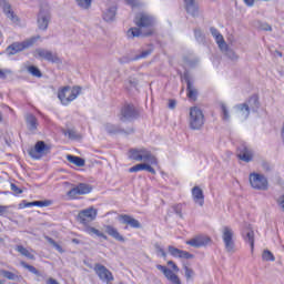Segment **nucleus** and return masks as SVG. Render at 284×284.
<instances>
[{"instance_id": "nucleus-1", "label": "nucleus", "mask_w": 284, "mask_h": 284, "mask_svg": "<svg viewBox=\"0 0 284 284\" xmlns=\"http://www.w3.org/2000/svg\"><path fill=\"white\" fill-rule=\"evenodd\" d=\"M98 214L99 211L94 206L84 209L78 213V223L83 226L82 231L89 236H92V239H103V241H108L105 233L90 225V223L97 221Z\"/></svg>"}, {"instance_id": "nucleus-2", "label": "nucleus", "mask_w": 284, "mask_h": 284, "mask_svg": "<svg viewBox=\"0 0 284 284\" xmlns=\"http://www.w3.org/2000/svg\"><path fill=\"white\" fill-rule=\"evenodd\" d=\"M79 94H81V87H64L58 91V99L62 105H70Z\"/></svg>"}, {"instance_id": "nucleus-3", "label": "nucleus", "mask_w": 284, "mask_h": 284, "mask_svg": "<svg viewBox=\"0 0 284 284\" xmlns=\"http://www.w3.org/2000/svg\"><path fill=\"white\" fill-rule=\"evenodd\" d=\"M41 37H31L22 42H13L7 48V54L14 55L19 52H23V50H28L29 48H32L34 43L40 40Z\"/></svg>"}, {"instance_id": "nucleus-4", "label": "nucleus", "mask_w": 284, "mask_h": 284, "mask_svg": "<svg viewBox=\"0 0 284 284\" xmlns=\"http://www.w3.org/2000/svg\"><path fill=\"white\" fill-rule=\"evenodd\" d=\"M248 181L253 190H260L262 192L270 190V182L267 181V178L261 173H250Z\"/></svg>"}, {"instance_id": "nucleus-5", "label": "nucleus", "mask_w": 284, "mask_h": 284, "mask_svg": "<svg viewBox=\"0 0 284 284\" xmlns=\"http://www.w3.org/2000/svg\"><path fill=\"white\" fill-rule=\"evenodd\" d=\"M52 21V13L50 12V6H41L40 11L37 17V24L42 32L48 30L50 22Z\"/></svg>"}, {"instance_id": "nucleus-6", "label": "nucleus", "mask_w": 284, "mask_h": 284, "mask_svg": "<svg viewBox=\"0 0 284 284\" xmlns=\"http://www.w3.org/2000/svg\"><path fill=\"white\" fill-rule=\"evenodd\" d=\"M189 123L191 130H201L205 123V115H203V111L197 106L191 108Z\"/></svg>"}, {"instance_id": "nucleus-7", "label": "nucleus", "mask_w": 284, "mask_h": 284, "mask_svg": "<svg viewBox=\"0 0 284 284\" xmlns=\"http://www.w3.org/2000/svg\"><path fill=\"white\" fill-rule=\"evenodd\" d=\"M222 241L224 243V250L229 254L236 252V243L234 242V231L230 226H224L222 230Z\"/></svg>"}, {"instance_id": "nucleus-8", "label": "nucleus", "mask_w": 284, "mask_h": 284, "mask_svg": "<svg viewBox=\"0 0 284 284\" xmlns=\"http://www.w3.org/2000/svg\"><path fill=\"white\" fill-rule=\"evenodd\" d=\"M36 59H43L49 61V63H61V58L57 53H53L50 50L38 48L33 52Z\"/></svg>"}, {"instance_id": "nucleus-9", "label": "nucleus", "mask_w": 284, "mask_h": 284, "mask_svg": "<svg viewBox=\"0 0 284 284\" xmlns=\"http://www.w3.org/2000/svg\"><path fill=\"white\" fill-rule=\"evenodd\" d=\"M90 192H92V185L87 183H79L77 186L68 191L67 196H69L71 200H74L78 196L90 194Z\"/></svg>"}, {"instance_id": "nucleus-10", "label": "nucleus", "mask_w": 284, "mask_h": 284, "mask_svg": "<svg viewBox=\"0 0 284 284\" xmlns=\"http://www.w3.org/2000/svg\"><path fill=\"white\" fill-rule=\"evenodd\" d=\"M139 116V111H136V108H134L133 104H124L120 111V121H133V119H136Z\"/></svg>"}, {"instance_id": "nucleus-11", "label": "nucleus", "mask_w": 284, "mask_h": 284, "mask_svg": "<svg viewBox=\"0 0 284 284\" xmlns=\"http://www.w3.org/2000/svg\"><path fill=\"white\" fill-rule=\"evenodd\" d=\"M50 151V146L45 144L43 141H38L33 149L29 151V155L31 159L39 160L42 154H48Z\"/></svg>"}, {"instance_id": "nucleus-12", "label": "nucleus", "mask_w": 284, "mask_h": 284, "mask_svg": "<svg viewBox=\"0 0 284 284\" xmlns=\"http://www.w3.org/2000/svg\"><path fill=\"white\" fill-rule=\"evenodd\" d=\"M134 22L138 28H152L154 18L148 13H138Z\"/></svg>"}, {"instance_id": "nucleus-13", "label": "nucleus", "mask_w": 284, "mask_h": 284, "mask_svg": "<svg viewBox=\"0 0 284 284\" xmlns=\"http://www.w3.org/2000/svg\"><path fill=\"white\" fill-rule=\"evenodd\" d=\"M183 81H185V83H186L187 98L191 99V101H196L199 91H196V89L194 88V83L192 82V79L190 78V73L183 74Z\"/></svg>"}, {"instance_id": "nucleus-14", "label": "nucleus", "mask_w": 284, "mask_h": 284, "mask_svg": "<svg viewBox=\"0 0 284 284\" xmlns=\"http://www.w3.org/2000/svg\"><path fill=\"white\" fill-rule=\"evenodd\" d=\"M168 250H169V254H171V256H173L174 258H185L186 261L194 258V254L187 251H183L181 248H176L172 245H170Z\"/></svg>"}, {"instance_id": "nucleus-15", "label": "nucleus", "mask_w": 284, "mask_h": 284, "mask_svg": "<svg viewBox=\"0 0 284 284\" xmlns=\"http://www.w3.org/2000/svg\"><path fill=\"white\" fill-rule=\"evenodd\" d=\"M156 270L162 272V274H164L165 278L171 281V283L181 284V280L179 278V275L174 274V272L172 270L168 268L166 266L158 264Z\"/></svg>"}, {"instance_id": "nucleus-16", "label": "nucleus", "mask_w": 284, "mask_h": 284, "mask_svg": "<svg viewBox=\"0 0 284 284\" xmlns=\"http://www.w3.org/2000/svg\"><path fill=\"white\" fill-rule=\"evenodd\" d=\"M119 221L123 223V225H129V227H132L133 230H141V222L129 214L119 215Z\"/></svg>"}, {"instance_id": "nucleus-17", "label": "nucleus", "mask_w": 284, "mask_h": 284, "mask_svg": "<svg viewBox=\"0 0 284 284\" xmlns=\"http://www.w3.org/2000/svg\"><path fill=\"white\" fill-rule=\"evenodd\" d=\"M210 241V237L205 235H197L186 241V245H191V247H205V245H207Z\"/></svg>"}, {"instance_id": "nucleus-18", "label": "nucleus", "mask_w": 284, "mask_h": 284, "mask_svg": "<svg viewBox=\"0 0 284 284\" xmlns=\"http://www.w3.org/2000/svg\"><path fill=\"white\" fill-rule=\"evenodd\" d=\"M104 130L108 132V134H132L134 130L130 129L129 131H125L121 128V125L106 123L104 124Z\"/></svg>"}, {"instance_id": "nucleus-19", "label": "nucleus", "mask_w": 284, "mask_h": 284, "mask_svg": "<svg viewBox=\"0 0 284 284\" xmlns=\"http://www.w3.org/2000/svg\"><path fill=\"white\" fill-rule=\"evenodd\" d=\"M140 156L144 163H150V165H159V160L152 154V152L145 148L140 149Z\"/></svg>"}, {"instance_id": "nucleus-20", "label": "nucleus", "mask_w": 284, "mask_h": 284, "mask_svg": "<svg viewBox=\"0 0 284 284\" xmlns=\"http://www.w3.org/2000/svg\"><path fill=\"white\" fill-rule=\"evenodd\" d=\"M105 233L114 239L115 241H119L120 243H125V237L119 233V230L114 227L113 225H104Z\"/></svg>"}, {"instance_id": "nucleus-21", "label": "nucleus", "mask_w": 284, "mask_h": 284, "mask_svg": "<svg viewBox=\"0 0 284 284\" xmlns=\"http://www.w3.org/2000/svg\"><path fill=\"white\" fill-rule=\"evenodd\" d=\"M192 197L194 203H197L200 207H203L205 205V195L203 194V190L199 186H194L192 189Z\"/></svg>"}, {"instance_id": "nucleus-22", "label": "nucleus", "mask_w": 284, "mask_h": 284, "mask_svg": "<svg viewBox=\"0 0 284 284\" xmlns=\"http://www.w3.org/2000/svg\"><path fill=\"white\" fill-rule=\"evenodd\" d=\"M184 7L187 14H191V17H199V3L196 0H184Z\"/></svg>"}, {"instance_id": "nucleus-23", "label": "nucleus", "mask_w": 284, "mask_h": 284, "mask_svg": "<svg viewBox=\"0 0 284 284\" xmlns=\"http://www.w3.org/2000/svg\"><path fill=\"white\" fill-rule=\"evenodd\" d=\"M234 109L236 111L237 116L243 121L250 118V105H247V103L236 104Z\"/></svg>"}, {"instance_id": "nucleus-24", "label": "nucleus", "mask_w": 284, "mask_h": 284, "mask_svg": "<svg viewBox=\"0 0 284 284\" xmlns=\"http://www.w3.org/2000/svg\"><path fill=\"white\" fill-rule=\"evenodd\" d=\"M26 124L27 128L29 130V132H37L38 128H39V120L37 119V116L32 113H29L26 115Z\"/></svg>"}, {"instance_id": "nucleus-25", "label": "nucleus", "mask_w": 284, "mask_h": 284, "mask_svg": "<svg viewBox=\"0 0 284 284\" xmlns=\"http://www.w3.org/2000/svg\"><path fill=\"white\" fill-rule=\"evenodd\" d=\"M239 159L245 163H250L254 159V153L247 146H242L240 148Z\"/></svg>"}, {"instance_id": "nucleus-26", "label": "nucleus", "mask_w": 284, "mask_h": 284, "mask_svg": "<svg viewBox=\"0 0 284 284\" xmlns=\"http://www.w3.org/2000/svg\"><path fill=\"white\" fill-rule=\"evenodd\" d=\"M143 170H146V172H150V174H156V170H154V168H152V165H150L148 163L136 164V165L130 168L129 172L134 173V172H141Z\"/></svg>"}, {"instance_id": "nucleus-27", "label": "nucleus", "mask_w": 284, "mask_h": 284, "mask_svg": "<svg viewBox=\"0 0 284 284\" xmlns=\"http://www.w3.org/2000/svg\"><path fill=\"white\" fill-rule=\"evenodd\" d=\"M3 12H4L7 19H10V21H12V23H18L19 22V17H17L14 14V11L12 10V7H10V4L8 2H4Z\"/></svg>"}, {"instance_id": "nucleus-28", "label": "nucleus", "mask_w": 284, "mask_h": 284, "mask_svg": "<svg viewBox=\"0 0 284 284\" xmlns=\"http://www.w3.org/2000/svg\"><path fill=\"white\" fill-rule=\"evenodd\" d=\"M242 236L245 241V243H248L251 245V252L254 253V231L253 230H246L242 233Z\"/></svg>"}, {"instance_id": "nucleus-29", "label": "nucleus", "mask_w": 284, "mask_h": 284, "mask_svg": "<svg viewBox=\"0 0 284 284\" xmlns=\"http://www.w3.org/2000/svg\"><path fill=\"white\" fill-rule=\"evenodd\" d=\"M246 105H248L250 112H257L258 108H261V103L258 102V95L251 97Z\"/></svg>"}, {"instance_id": "nucleus-30", "label": "nucleus", "mask_w": 284, "mask_h": 284, "mask_svg": "<svg viewBox=\"0 0 284 284\" xmlns=\"http://www.w3.org/2000/svg\"><path fill=\"white\" fill-rule=\"evenodd\" d=\"M154 52V47L152 44H149L146 49H143L140 54L133 57V61H139L141 59H148L150 54Z\"/></svg>"}, {"instance_id": "nucleus-31", "label": "nucleus", "mask_w": 284, "mask_h": 284, "mask_svg": "<svg viewBox=\"0 0 284 284\" xmlns=\"http://www.w3.org/2000/svg\"><path fill=\"white\" fill-rule=\"evenodd\" d=\"M67 161H69V163H72L73 165H77V168H83L85 165V160L77 155H67Z\"/></svg>"}, {"instance_id": "nucleus-32", "label": "nucleus", "mask_w": 284, "mask_h": 284, "mask_svg": "<svg viewBox=\"0 0 284 284\" xmlns=\"http://www.w3.org/2000/svg\"><path fill=\"white\" fill-rule=\"evenodd\" d=\"M16 252H19L21 256H26V258H29L30 261H34V254H32L28 248H26L23 245H17Z\"/></svg>"}, {"instance_id": "nucleus-33", "label": "nucleus", "mask_w": 284, "mask_h": 284, "mask_svg": "<svg viewBox=\"0 0 284 284\" xmlns=\"http://www.w3.org/2000/svg\"><path fill=\"white\" fill-rule=\"evenodd\" d=\"M1 276L3 278H7L8 281H21V275H18L17 273H12L10 271L0 270Z\"/></svg>"}, {"instance_id": "nucleus-34", "label": "nucleus", "mask_w": 284, "mask_h": 284, "mask_svg": "<svg viewBox=\"0 0 284 284\" xmlns=\"http://www.w3.org/2000/svg\"><path fill=\"white\" fill-rule=\"evenodd\" d=\"M50 205H51V202L45 200V201L27 202L24 204V207H48Z\"/></svg>"}, {"instance_id": "nucleus-35", "label": "nucleus", "mask_w": 284, "mask_h": 284, "mask_svg": "<svg viewBox=\"0 0 284 284\" xmlns=\"http://www.w3.org/2000/svg\"><path fill=\"white\" fill-rule=\"evenodd\" d=\"M116 17V7H111L103 12V19L106 22L112 21Z\"/></svg>"}, {"instance_id": "nucleus-36", "label": "nucleus", "mask_w": 284, "mask_h": 284, "mask_svg": "<svg viewBox=\"0 0 284 284\" xmlns=\"http://www.w3.org/2000/svg\"><path fill=\"white\" fill-rule=\"evenodd\" d=\"M220 110H221V118L222 121H230V109L227 108V104L224 102H220Z\"/></svg>"}, {"instance_id": "nucleus-37", "label": "nucleus", "mask_w": 284, "mask_h": 284, "mask_svg": "<svg viewBox=\"0 0 284 284\" xmlns=\"http://www.w3.org/2000/svg\"><path fill=\"white\" fill-rule=\"evenodd\" d=\"M27 71L29 72V74H31L32 77H36L37 79H41V77H43V73H41V70L34 65L27 67Z\"/></svg>"}, {"instance_id": "nucleus-38", "label": "nucleus", "mask_w": 284, "mask_h": 284, "mask_svg": "<svg viewBox=\"0 0 284 284\" xmlns=\"http://www.w3.org/2000/svg\"><path fill=\"white\" fill-rule=\"evenodd\" d=\"M194 37H195V41H197V43H200L201 45H205V33H203V31H201V29L194 30Z\"/></svg>"}, {"instance_id": "nucleus-39", "label": "nucleus", "mask_w": 284, "mask_h": 284, "mask_svg": "<svg viewBox=\"0 0 284 284\" xmlns=\"http://www.w3.org/2000/svg\"><path fill=\"white\" fill-rule=\"evenodd\" d=\"M214 39L220 50H227V43L225 42V38H223V34L219 33Z\"/></svg>"}, {"instance_id": "nucleus-40", "label": "nucleus", "mask_w": 284, "mask_h": 284, "mask_svg": "<svg viewBox=\"0 0 284 284\" xmlns=\"http://www.w3.org/2000/svg\"><path fill=\"white\" fill-rule=\"evenodd\" d=\"M20 265H21V267H24V270H28V272H30L31 274H36V276H39V274H41V272H39V270H37V267L26 263L24 261L20 262Z\"/></svg>"}, {"instance_id": "nucleus-41", "label": "nucleus", "mask_w": 284, "mask_h": 284, "mask_svg": "<svg viewBox=\"0 0 284 284\" xmlns=\"http://www.w3.org/2000/svg\"><path fill=\"white\" fill-rule=\"evenodd\" d=\"M20 265H21V267H24V270H28V272H30L31 274H36V276H39V274H41V272H39V270H37V267L26 263L24 261L20 262Z\"/></svg>"}, {"instance_id": "nucleus-42", "label": "nucleus", "mask_w": 284, "mask_h": 284, "mask_svg": "<svg viewBox=\"0 0 284 284\" xmlns=\"http://www.w3.org/2000/svg\"><path fill=\"white\" fill-rule=\"evenodd\" d=\"M129 152L130 159L133 161H143V158L141 156V149H131Z\"/></svg>"}, {"instance_id": "nucleus-43", "label": "nucleus", "mask_w": 284, "mask_h": 284, "mask_svg": "<svg viewBox=\"0 0 284 284\" xmlns=\"http://www.w3.org/2000/svg\"><path fill=\"white\" fill-rule=\"evenodd\" d=\"M128 39H134L135 37H141V29L130 28L126 32Z\"/></svg>"}, {"instance_id": "nucleus-44", "label": "nucleus", "mask_w": 284, "mask_h": 284, "mask_svg": "<svg viewBox=\"0 0 284 284\" xmlns=\"http://www.w3.org/2000/svg\"><path fill=\"white\" fill-rule=\"evenodd\" d=\"M64 136H68L72 141H77V139H81V135L75 130L69 129L64 132Z\"/></svg>"}, {"instance_id": "nucleus-45", "label": "nucleus", "mask_w": 284, "mask_h": 284, "mask_svg": "<svg viewBox=\"0 0 284 284\" xmlns=\"http://www.w3.org/2000/svg\"><path fill=\"white\" fill-rule=\"evenodd\" d=\"M45 241H48V243H50V245L54 246V248L60 252V254H63V247L61 245H59V243H57L52 237L50 236H44Z\"/></svg>"}, {"instance_id": "nucleus-46", "label": "nucleus", "mask_w": 284, "mask_h": 284, "mask_svg": "<svg viewBox=\"0 0 284 284\" xmlns=\"http://www.w3.org/2000/svg\"><path fill=\"white\" fill-rule=\"evenodd\" d=\"M262 258L263 261H272V262L276 261V258L274 257V254L268 250L263 251Z\"/></svg>"}, {"instance_id": "nucleus-47", "label": "nucleus", "mask_w": 284, "mask_h": 284, "mask_svg": "<svg viewBox=\"0 0 284 284\" xmlns=\"http://www.w3.org/2000/svg\"><path fill=\"white\" fill-rule=\"evenodd\" d=\"M78 6L80 8H83L84 10H88V8H90V6H92V0H75Z\"/></svg>"}, {"instance_id": "nucleus-48", "label": "nucleus", "mask_w": 284, "mask_h": 284, "mask_svg": "<svg viewBox=\"0 0 284 284\" xmlns=\"http://www.w3.org/2000/svg\"><path fill=\"white\" fill-rule=\"evenodd\" d=\"M154 248H155V252L162 256V258H168V253H165V250L161 247V244L155 243Z\"/></svg>"}, {"instance_id": "nucleus-49", "label": "nucleus", "mask_w": 284, "mask_h": 284, "mask_svg": "<svg viewBox=\"0 0 284 284\" xmlns=\"http://www.w3.org/2000/svg\"><path fill=\"white\" fill-rule=\"evenodd\" d=\"M222 52H226V57L229 59H231V61H237L239 60V55L236 54V52L232 51V50H223Z\"/></svg>"}, {"instance_id": "nucleus-50", "label": "nucleus", "mask_w": 284, "mask_h": 284, "mask_svg": "<svg viewBox=\"0 0 284 284\" xmlns=\"http://www.w3.org/2000/svg\"><path fill=\"white\" fill-rule=\"evenodd\" d=\"M126 85H129V88H136V85H139V80L134 77H130L126 80Z\"/></svg>"}, {"instance_id": "nucleus-51", "label": "nucleus", "mask_w": 284, "mask_h": 284, "mask_svg": "<svg viewBox=\"0 0 284 284\" xmlns=\"http://www.w3.org/2000/svg\"><path fill=\"white\" fill-rule=\"evenodd\" d=\"M132 61H136V60H134V58H131L129 55H124L119 59V63H121L122 65L125 63H132Z\"/></svg>"}, {"instance_id": "nucleus-52", "label": "nucleus", "mask_w": 284, "mask_h": 284, "mask_svg": "<svg viewBox=\"0 0 284 284\" xmlns=\"http://www.w3.org/2000/svg\"><path fill=\"white\" fill-rule=\"evenodd\" d=\"M184 274L187 280L194 276V270L190 268L189 266H184Z\"/></svg>"}, {"instance_id": "nucleus-53", "label": "nucleus", "mask_w": 284, "mask_h": 284, "mask_svg": "<svg viewBox=\"0 0 284 284\" xmlns=\"http://www.w3.org/2000/svg\"><path fill=\"white\" fill-rule=\"evenodd\" d=\"M8 74H12V71L9 69H0V79H8Z\"/></svg>"}, {"instance_id": "nucleus-54", "label": "nucleus", "mask_w": 284, "mask_h": 284, "mask_svg": "<svg viewBox=\"0 0 284 284\" xmlns=\"http://www.w3.org/2000/svg\"><path fill=\"white\" fill-rule=\"evenodd\" d=\"M128 6H131V8H139L140 3L139 0H124Z\"/></svg>"}, {"instance_id": "nucleus-55", "label": "nucleus", "mask_w": 284, "mask_h": 284, "mask_svg": "<svg viewBox=\"0 0 284 284\" xmlns=\"http://www.w3.org/2000/svg\"><path fill=\"white\" fill-rule=\"evenodd\" d=\"M11 190L16 194H23V190L19 189V186H17V184H14V183H11Z\"/></svg>"}, {"instance_id": "nucleus-56", "label": "nucleus", "mask_w": 284, "mask_h": 284, "mask_svg": "<svg viewBox=\"0 0 284 284\" xmlns=\"http://www.w3.org/2000/svg\"><path fill=\"white\" fill-rule=\"evenodd\" d=\"M175 214H178V216H180V219H183V213L181 211V204H178L173 207Z\"/></svg>"}, {"instance_id": "nucleus-57", "label": "nucleus", "mask_w": 284, "mask_h": 284, "mask_svg": "<svg viewBox=\"0 0 284 284\" xmlns=\"http://www.w3.org/2000/svg\"><path fill=\"white\" fill-rule=\"evenodd\" d=\"M210 32L212 34V37L215 39L216 37H219V34H221V31H219V29L211 27L210 28Z\"/></svg>"}, {"instance_id": "nucleus-58", "label": "nucleus", "mask_w": 284, "mask_h": 284, "mask_svg": "<svg viewBox=\"0 0 284 284\" xmlns=\"http://www.w3.org/2000/svg\"><path fill=\"white\" fill-rule=\"evenodd\" d=\"M277 205H280L281 210L284 212V195L277 199Z\"/></svg>"}, {"instance_id": "nucleus-59", "label": "nucleus", "mask_w": 284, "mask_h": 284, "mask_svg": "<svg viewBox=\"0 0 284 284\" xmlns=\"http://www.w3.org/2000/svg\"><path fill=\"white\" fill-rule=\"evenodd\" d=\"M168 265L172 267L173 272H179V266L176 265V263H174V261H169Z\"/></svg>"}, {"instance_id": "nucleus-60", "label": "nucleus", "mask_w": 284, "mask_h": 284, "mask_svg": "<svg viewBox=\"0 0 284 284\" xmlns=\"http://www.w3.org/2000/svg\"><path fill=\"white\" fill-rule=\"evenodd\" d=\"M8 214V206L0 205V216Z\"/></svg>"}, {"instance_id": "nucleus-61", "label": "nucleus", "mask_w": 284, "mask_h": 284, "mask_svg": "<svg viewBox=\"0 0 284 284\" xmlns=\"http://www.w3.org/2000/svg\"><path fill=\"white\" fill-rule=\"evenodd\" d=\"M174 108H176V100H169V109L174 110Z\"/></svg>"}, {"instance_id": "nucleus-62", "label": "nucleus", "mask_w": 284, "mask_h": 284, "mask_svg": "<svg viewBox=\"0 0 284 284\" xmlns=\"http://www.w3.org/2000/svg\"><path fill=\"white\" fill-rule=\"evenodd\" d=\"M243 1H244L245 6H247V8H253L255 0H243Z\"/></svg>"}, {"instance_id": "nucleus-63", "label": "nucleus", "mask_w": 284, "mask_h": 284, "mask_svg": "<svg viewBox=\"0 0 284 284\" xmlns=\"http://www.w3.org/2000/svg\"><path fill=\"white\" fill-rule=\"evenodd\" d=\"M262 30H265V32L272 31V27L270 24H263Z\"/></svg>"}, {"instance_id": "nucleus-64", "label": "nucleus", "mask_w": 284, "mask_h": 284, "mask_svg": "<svg viewBox=\"0 0 284 284\" xmlns=\"http://www.w3.org/2000/svg\"><path fill=\"white\" fill-rule=\"evenodd\" d=\"M72 243H75L77 245H79V240L73 239V240H72Z\"/></svg>"}]
</instances>
